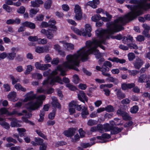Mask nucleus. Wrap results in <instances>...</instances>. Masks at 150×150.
<instances>
[{
    "instance_id": "obj_1",
    "label": "nucleus",
    "mask_w": 150,
    "mask_h": 150,
    "mask_svg": "<svg viewBox=\"0 0 150 150\" xmlns=\"http://www.w3.org/2000/svg\"><path fill=\"white\" fill-rule=\"evenodd\" d=\"M96 33L98 39H94L92 41H87L86 42V46L80 49L77 51V53L67 55V61L64 62L62 65H59L50 75L48 71L44 72L43 73V76H48V77L43 81L42 83L43 85L48 86L50 84L53 86L56 82L62 84L61 78L58 76H54L58 74L57 71H60V75L62 76L66 75L65 72L66 69H72L78 71L79 70L76 67H79L80 60L83 61L87 60L90 54H93L98 59L101 57L102 54L96 49V48L99 46L103 50H105V47L101 45L102 44L105 45V30H97L96 31Z\"/></svg>"
},
{
    "instance_id": "obj_2",
    "label": "nucleus",
    "mask_w": 150,
    "mask_h": 150,
    "mask_svg": "<svg viewBox=\"0 0 150 150\" xmlns=\"http://www.w3.org/2000/svg\"><path fill=\"white\" fill-rule=\"evenodd\" d=\"M25 97L23 100L24 102L33 100L35 98L36 99L35 101H31L25 105V107L26 108L31 110L38 109L42 104V101L46 98L45 96L44 95H40L36 97V94H34L33 91H32L27 93Z\"/></svg>"
},
{
    "instance_id": "obj_3",
    "label": "nucleus",
    "mask_w": 150,
    "mask_h": 150,
    "mask_svg": "<svg viewBox=\"0 0 150 150\" xmlns=\"http://www.w3.org/2000/svg\"><path fill=\"white\" fill-rule=\"evenodd\" d=\"M85 28L86 31H85L83 28H81L80 30L76 28H72L71 29L77 34L80 35L86 36V35L87 33H90L91 31L92 28L91 25L88 24H86L85 25Z\"/></svg>"
},
{
    "instance_id": "obj_4",
    "label": "nucleus",
    "mask_w": 150,
    "mask_h": 150,
    "mask_svg": "<svg viewBox=\"0 0 150 150\" xmlns=\"http://www.w3.org/2000/svg\"><path fill=\"white\" fill-rule=\"evenodd\" d=\"M74 11L75 14V17L77 20L81 19L82 16V14L80 7L78 4L76 5L74 8Z\"/></svg>"
},
{
    "instance_id": "obj_5",
    "label": "nucleus",
    "mask_w": 150,
    "mask_h": 150,
    "mask_svg": "<svg viewBox=\"0 0 150 150\" xmlns=\"http://www.w3.org/2000/svg\"><path fill=\"white\" fill-rule=\"evenodd\" d=\"M144 63L143 60L140 58H137L133 63L135 69H139Z\"/></svg>"
},
{
    "instance_id": "obj_6",
    "label": "nucleus",
    "mask_w": 150,
    "mask_h": 150,
    "mask_svg": "<svg viewBox=\"0 0 150 150\" xmlns=\"http://www.w3.org/2000/svg\"><path fill=\"white\" fill-rule=\"evenodd\" d=\"M23 113H25V116L26 117H23L22 118V119L23 121L24 122L28 123L31 125H33V123L32 122L29 121L27 118H30L32 116V114L30 113H28L27 111L25 110H23L22 111Z\"/></svg>"
},
{
    "instance_id": "obj_7",
    "label": "nucleus",
    "mask_w": 150,
    "mask_h": 150,
    "mask_svg": "<svg viewBox=\"0 0 150 150\" xmlns=\"http://www.w3.org/2000/svg\"><path fill=\"white\" fill-rule=\"evenodd\" d=\"M105 76L108 77L106 79V80L107 81L113 83L115 85H117L119 83V81L117 79L111 76L110 74L109 73L105 74Z\"/></svg>"
},
{
    "instance_id": "obj_8",
    "label": "nucleus",
    "mask_w": 150,
    "mask_h": 150,
    "mask_svg": "<svg viewBox=\"0 0 150 150\" xmlns=\"http://www.w3.org/2000/svg\"><path fill=\"white\" fill-rule=\"evenodd\" d=\"M78 97L79 100L83 103H85V101L86 102L88 101V98L86 96L85 93L82 91H79L78 94Z\"/></svg>"
},
{
    "instance_id": "obj_9",
    "label": "nucleus",
    "mask_w": 150,
    "mask_h": 150,
    "mask_svg": "<svg viewBox=\"0 0 150 150\" xmlns=\"http://www.w3.org/2000/svg\"><path fill=\"white\" fill-rule=\"evenodd\" d=\"M76 129L74 128H70L68 130L65 131L64 134L67 137H71L75 133Z\"/></svg>"
},
{
    "instance_id": "obj_10",
    "label": "nucleus",
    "mask_w": 150,
    "mask_h": 150,
    "mask_svg": "<svg viewBox=\"0 0 150 150\" xmlns=\"http://www.w3.org/2000/svg\"><path fill=\"white\" fill-rule=\"evenodd\" d=\"M8 119L10 121H12L11 123V126L12 127H19L21 126V125L20 124L18 121L16 119L13 117L9 118Z\"/></svg>"
},
{
    "instance_id": "obj_11",
    "label": "nucleus",
    "mask_w": 150,
    "mask_h": 150,
    "mask_svg": "<svg viewBox=\"0 0 150 150\" xmlns=\"http://www.w3.org/2000/svg\"><path fill=\"white\" fill-rule=\"evenodd\" d=\"M7 98L9 100L14 102L17 101L18 99L16 97V93L14 91L10 93L7 96Z\"/></svg>"
},
{
    "instance_id": "obj_12",
    "label": "nucleus",
    "mask_w": 150,
    "mask_h": 150,
    "mask_svg": "<svg viewBox=\"0 0 150 150\" xmlns=\"http://www.w3.org/2000/svg\"><path fill=\"white\" fill-rule=\"evenodd\" d=\"M135 84L133 83H123L121 84V88L123 90H125L134 87Z\"/></svg>"
},
{
    "instance_id": "obj_13",
    "label": "nucleus",
    "mask_w": 150,
    "mask_h": 150,
    "mask_svg": "<svg viewBox=\"0 0 150 150\" xmlns=\"http://www.w3.org/2000/svg\"><path fill=\"white\" fill-rule=\"evenodd\" d=\"M60 42L63 44V46L64 48L68 50H72L74 49V45L71 43L66 42L65 41H60Z\"/></svg>"
},
{
    "instance_id": "obj_14",
    "label": "nucleus",
    "mask_w": 150,
    "mask_h": 150,
    "mask_svg": "<svg viewBox=\"0 0 150 150\" xmlns=\"http://www.w3.org/2000/svg\"><path fill=\"white\" fill-rule=\"evenodd\" d=\"M115 91H117L116 94L118 99L121 100L125 97V94L123 93L120 89L116 88L115 90Z\"/></svg>"
},
{
    "instance_id": "obj_15",
    "label": "nucleus",
    "mask_w": 150,
    "mask_h": 150,
    "mask_svg": "<svg viewBox=\"0 0 150 150\" xmlns=\"http://www.w3.org/2000/svg\"><path fill=\"white\" fill-rule=\"evenodd\" d=\"M21 23V20L18 18L15 19H9L7 20L6 23L7 24H19Z\"/></svg>"
},
{
    "instance_id": "obj_16",
    "label": "nucleus",
    "mask_w": 150,
    "mask_h": 150,
    "mask_svg": "<svg viewBox=\"0 0 150 150\" xmlns=\"http://www.w3.org/2000/svg\"><path fill=\"white\" fill-rule=\"evenodd\" d=\"M22 25H23L26 27L29 28L31 29H35V24L31 22L28 21H25L22 23Z\"/></svg>"
},
{
    "instance_id": "obj_17",
    "label": "nucleus",
    "mask_w": 150,
    "mask_h": 150,
    "mask_svg": "<svg viewBox=\"0 0 150 150\" xmlns=\"http://www.w3.org/2000/svg\"><path fill=\"white\" fill-rule=\"evenodd\" d=\"M99 0H93L92 1H89L87 3L88 5L90 6L93 8L97 7V5L99 4Z\"/></svg>"
},
{
    "instance_id": "obj_18",
    "label": "nucleus",
    "mask_w": 150,
    "mask_h": 150,
    "mask_svg": "<svg viewBox=\"0 0 150 150\" xmlns=\"http://www.w3.org/2000/svg\"><path fill=\"white\" fill-rule=\"evenodd\" d=\"M52 105L54 107L60 108V105L57 102L56 98L55 97H52Z\"/></svg>"
},
{
    "instance_id": "obj_19",
    "label": "nucleus",
    "mask_w": 150,
    "mask_h": 150,
    "mask_svg": "<svg viewBox=\"0 0 150 150\" xmlns=\"http://www.w3.org/2000/svg\"><path fill=\"white\" fill-rule=\"evenodd\" d=\"M56 22L55 20L54 19L52 18L49 21V25L52 28V31H56L57 30L56 27L54 25L56 24Z\"/></svg>"
},
{
    "instance_id": "obj_20",
    "label": "nucleus",
    "mask_w": 150,
    "mask_h": 150,
    "mask_svg": "<svg viewBox=\"0 0 150 150\" xmlns=\"http://www.w3.org/2000/svg\"><path fill=\"white\" fill-rule=\"evenodd\" d=\"M43 2L42 0H35V1H31V6L33 7H38L40 4H43Z\"/></svg>"
},
{
    "instance_id": "obj_21",
    "label": "nucleus",
    "mask_w": 150,
    "mask_h": 150,
    "mask_svg": "<svg viewBox=\"0 0 150 150\" xmlns=\"http://www.w3.org/2000/svg\"><path fill=\"white\" fill-rule=\"evenodd\" d=\"M122 42L124 44H127L128 42H131L133 40L132 37L130 35L127 36H124L123 38Z\"/></svg>"
},
{
    "instance_id": "obj_22",
    "label": "nucleus",
    "mask_w": 150,
    "mask_h": 150,
    "mask_svg": "<svg viewBox=\"0 0 150 150\" xmlns=\"http://www.w3.org/2000/svg\"><path fill=\"white\" fill-rule=\"evenodd\" d=\"M108 60H110L112 62H116L117 63L119 62L121 64L125 63L126 62L125 60L123 59H119L117 57H114L113 59L109 58L108 59Z\"/></svg>"
},
{
    "instance_id": "obj_23",
    "label": "nucleus",
    "mask_w": 150,
    "mask_h": 150,
    "mask_svg": "<svg viewBox=\"0 0 150 150\" xmlns=\"http://www.w3.org/2000/svg\"><path fill=\"white\" fill-rule=\"evenodd\" d=\"M122 127L119 128L115 127L112 128L111 130V133L112 134H115L120 132L123 129Z\"/></svg>"
},
{
    "instance_id": "obj_24",
    "label": "nucleus",
    "mask_w": 150,
    "mask_h": 150,
    "mask_svg": "<svg viewBox=\"0 0 150 150\" xmlns=\"http://www.w3.org/2000/svg\"><path fill=\"white\" fill-rule=\"evenodd\" d=\"M96 138L95 137L91 138L90 140L91 141H93L91 142V144H90L89 143H82L81 144V146L84 148H86L89 146H90L94 144V142L93 141Z\"/></svg>"
},
{
    "instance_id": "obj_25",
    "label": "nucleus",
    "mask_w": 150,
    "mask_h": 150,
    "mask_svg": "<svg viewBox=\"0 0 150 150\" xmlns=\"http://www.w3.org/2000/svg\"><path fill=\"white\" fill-rule=\"evenodd\" d=\"M88 114L89 113L87 108L85 107H83V108L81 112L82 117L83 118H85L86 117V116L88 115Z\"/></svg>"
},
{
    "instance_id": "obj_26",
    "label": "nucleus",
    "mask_w": 150,
    "mask_h": 150,
    "mask_svg": "<svg viewBox=\"0 0 150 150\" xmlns=\"http://www.w3.org/2000/svg\"><path fill=\"white\" fill-rule=\"evenodd\" d=\"M52 3V1L51 0H47L46 1L44 4V8L46 9H48L50 8Z\"/></svg>"
},
{
    "instance_id": "obj_27",
    "label": "nucleus",
    "mask_w": 150,
    "mask_h": 150,
    "mask_svg": "<svg viewBox=\"0 0 150 150\" xmlns=\"http://www.w3.org/2000/svg\"><path fill=\"white\" fill-rule=\"evenodd\" d=\"M15 88L18 91H21L23 92L26 91L25 88L23 87L20 83H16L14 86Z\"/></svg>"
},
{
    "instance_id": "obj_28",
    "label": "nucleus",
    "mask_w": 150,
    "mask_h": 150,
    "mask_svg": "<svg viewBox=\"0 0 150 150\" xmlns=\"http://www.w3.org/2000/svg\"><path fill=\"white\" fill-rule=\"evenodd\" d=\"M146 78V75L145 74H143L140 75L139 77L138 81L139 83H143L144 82Z\"/></svg>"
},
{
    "instance_id": "obj_29",
    "label": "nucleus",
    "mask_w": 150,
    "mask_h": 150,
    "mask_svg": "<svg viewBox=\"0 0 150 150\" xmlns=\"http://www.w3.org/2000/svg\"><path fill=\"white\" fill-rule=\"evenodd\" d=\"M33 69V67L31 65H28L27 66V68L24 74L27 75L30 74V72L32 71Z\"/></svg>"
},
{
    "instance_id": "obj_30",
    "label": "nucleus",
    "mask_w": 150,
    "mask_h": 150,
    "mask_svg": "<svg viewBox=\"0 0 150 150\" xmlns=\"http://www.w3.org/2000/svg\"><path fill=\"white\" fill-rule=\"evenodd\" d=\"M39 11V9L38 8L35 9L31 8L30 11V16L31 17H32L33 16L35 15Z\"/></svg>"
},
{
    "instance_id": "obj_31",
    "label": "nucleus",
    "mask_w": 150,
    "mask_h": 150,
    "mask_svg": "<svg viewBox=\"0 0 150 150\" xmlns=\"http://www.w3.org/2000/svg\"><path fill=\"white\" fill-rule=\"evenodd\" d=\"M16 53L14 52L7 53V57L9 59L12 60L16 57Z\"/></svg>"
},
{
    "instance_id": "obj_32",
    "label": "nucleus",
    "mask_w": 150,
    "mask_h": 150,
    "mask_svg": "<svg viewBox=\"0 0 150 150\" xmlns=\"http://www.w3.org/2000/svg\"><path fill=\"white\" fill-rule=\"evenodd\" d=\"M101 16L99 14H96L93 16L91 18L92 21L96 22L100 19Z\"/></svg>"
},
{
    "instance_id": "obj_33",
    "label": "nucleus",
    "mask_w": 150,
    "mask_h": 150,
    "mask_svg": "<svg viewBox=\"0 0 150 150\" xmlns=\"http://www.w3.org/2000/svg\"><path fill=\"white\" fill-rule=\"evenodd\" d=\"M110 137V135L106 133H104L101 136H97L96 138L98 139L103 140L106 138H109Z\"/></svg>"
},
{
    "instance_id": "obj_34",
    "label": "nucleus",
    "mask_w": 150,
    "mask_h": 150,
    "mask_svg": "<svg viewBox=\"0 0 150 150\" xmlns=\"http://www.w3.org/2000/svg\"><path fill=\"white\" fill-rule=\"evenodd\" d=\"M51 66V65L50 64H42L40 69L42 70H45L47 69L48 68L50 67Z\"/></svg>"
},
{
    "instance_id": "obj_35",
    "label": "nucleus",
    "mask_w": 150,
    "mask_h": 150,
    "mask_svg": "<svg viewBox=\"0 0 150 150\" xmlns=\"http://www.w3.org/2000/svg\"><path fill=\"white\" fill-rule=\"evenodd\" d=\"M97 123L98 121H97L90 119L88 120L87 122V125L89 126H92L97 124Z\"/></svg>"
},
{
    "instance_id": "obj_36",
    "label": "nucleus",
    "mask_w": 150,
    "mask_h": 150,
    "mask_svg": "<svg viewBox=\"0 0 150 150\" xmlns=\"http://www.w3.org/2000/svg\"><path fill=\"white\" fill-rule=\"evenodd\" d=\"M17 130L20 137H22L24 135V134L23 133L26 131V130L24 128H18Z\"/></svg>"
},
{
    "instance_id": "obj_37",
    "label": "nucleus",
    "mask_w": 150,
    "mask_h": 150,
    "mask_svg": "<svg viewBox=\"0 0 150 150\" xmlns=\"http://www.w3.org/2000/svg\"><path fill=\"white\" fill-rule=\"evenodd\" d=\"M35 50L36 52L40 54L43 53V47L37 46L35 47Z\"/></svg>"
},
{
    "instance_id": "obj_38",
    "label": "nucleus",
    "mask_w": 150,
    "mask_h": 150,
    "mask_svg": "<svg viewBox=\"0 0 150 150\" xmlns=\"http://www.w3.org/2000/svg\"><path fill=\"white\" fill-rule=\"evenodd\" d=\"M122 116L123 120H130L131 119V117L129 116L128 114L126 112H124Z\"/></svg>"
},
{
    "instance_id": "obj_39",
    "label": "nucleus",
    "mask_w": 150,
    "mask_h": 150,
    "mask_svg": "<svg viewBox=\"0 0 150 150\" xmlns=\"http://www.w3.org/2000/svg\"><path fill=\"white\" fill-rule=\"evenodd\" d=\"M139 110V107L137 105H134L130 109V111L132 113H136Z\"/></svg>"
},
{
    "instance_id": "obj_40",
    "label": "nucleus",
    "mask_w": 150,
    "mask_h": 150,
    "mask_svg": "<svg viewBox=\"0 0 150 150\" xmlns=\"http://www.w3.org/2000/svg\"><path fill=\"white\" fill-rule=\"evenodd\" d=\"M112 129V127L108 124H106L104 125L103 129L105 132L111 130Z\"/></svg>"
},
{
    "instance_id": "obj_41",
    "label": "nucleus",
    "mask_w": 150,
    "mask_h": 150,
    "mask_svg": "<svg viewBox=\"0 0 150 150\" xmlns=\"http://www.w3.org/2000/svg\"><path fill=\"white\" fill-rule=\"evenodd\" d=\"M127 56L128 59L129 61H132L133 60L135 57V54L132 52L129 53L128 55Z\"/></svg>"
},
{
    "instance_id": "obj_42",
    "label": "nucleus",
    "mask_w": 150,
    "mask_h": 150,
    "mask_svg": "<svg viewBox=\"0 0 150 150\" xmlns=\"http://www.w3.org/2000/svg\"><path fill=\"white\" fill-rule=\"evenodd\" d=\"M28 40L30 41H37L38 42L39 38L37 36H30L28 37Z\"/></svg>"
},
{
    "instance_id": "obj_43",
    "label": "nucleus",
    "mask_w": 150,
    "mask_h": 150,
    "mask_svg": "<svg viewBox=\"0 0 150 150\" xmlns=\"http://www.w3.org/2000/svg\"><path fill=\"white\" fill-rule=\"evenodd\" d=\"M10 77L12 80V84L13 85L17 82L20 81V80L19 79L15 78L12 75H10Z\"/></svg>"
},
{
    "instance_id": "obj_44",
    "label": "nucleus",
    "mask_w": 150,
    "mask_h": 150,
    "mask_svg": "<svg viewBox=\"0 0 150 150\" xmlns=\"http://www.w3.org/2000/svg\"><path fill=\"white\" fill-rule=\"evenodd\" d=\"M103 67L104 66H103V67H101L100 71L102 72V74L105 76V74H108V73H106L105 72L107 71H109V69L107 67Z\"/></svg>"
},
{
    "instance_id": "obj_45",
    "label": "nucleus",
    "mask_w": 150,
    "mask_h": 150,
    "mask_svg": "<svg viewBox=\"0 0 150 150\" xmlns=\"http://www.w3.org/2000/svg\"><path fill=\"white\" fill-rule=\"evenodd\" d=\"M8 111L5 108H2L0 109V114H6L8 115Z\"/></svg>"
},
{
    "instance_id": "obj_46",
    "label": "nucleus",
    "mask_w": 150,
    "mask_h": 150,
    "mask_svg": "<svg viewBox=\"0 0 150 150\" xmlns=\"http://www.w3.org/2000/svg\"><path fill=\"white\" fill-rule=\"evenodd\" d=\"M72 142H76L78 141L80 139V137L78 134L74 135V137L71 138Z\"/></svg>"
},
{
    "instance_id": "obj_47",
    "label": "nucleus",
    "mask_w": 150,
    "mask_h": 150,
    "mask_svg": "<svg viewBox=\"0 0 150 150\" xmlns=\"http://www.w3.org/2000/svg\"><path fill=\"white\" fill-rule=\"evenodd\" d=\"M73 81L75 84H77L79 82V79L77 75L75 74L73 76Z\"/></svg>"
},
{
    "instance_id": "obj_48",
    "label": "nucleus",
    "mask_w": 150,
    "mask_h": 150,
    "mask_svg": "<svg viewBox=\"0 0 150 150\" xmlns=\"http://www.w3.org/2000/svg\"><path fill=\"white\" fill-rule=\"evenodd\" d=\"M36 132L39 136L40 137L43 138L45 139H47L46 136L42 132L39 130H36Z\"/></svg>"
},
{
    "instance_id": "obj_49",
    "label": "nucleus",
    "mask_w": 150,
    "mask_h": 150,
    "mask_svg": "<svg viewBox=\"0 0 150 150\" xmlns=\"http://www.w3.org/2000/svg\"><path fill=\"white\" fill-rule=\"evenodd\" d=\"M32 76L33 78H37L38 79H41L42 77V74L39 73L33 74H32Z\"/></svg>"
},
{
    "instance_id": "obj_50",
    "label": "nucleus",
    "mask_w": 150,
    "mask_h": 150,
    "mask_svg": "<svg viewBox=\"0 0 150 150\" xmlns=\"http://www.w3.org/2000/svg\"><path fill=\"white\" fill-rule=\"evenodd\" d=\"M105 110L109 112H113L114 110L113 107L111 105H108L105 108Z\"/></svg>"
},
{
    "instance_id": "obj_51",
    "label": "nucleus",
    "mask_w": 150,
    "mask_h": 150,
    "mask_svg": "<svg viewBox=\"0 0 150 150\" xmlns=\"http://www.w3.org/2000/svg\"><path fill=\"white\" fill-rule=\"evenodd\" d=\"M78 104L77 101H72L70 102L69 104V108H73L76 106Z\"/></svg>"
},
{
    "instance_id": "obj_52",
    "label": "nucleus",
    "mask_w": 150,
    "mask_h": 150,
    "mask_svg": "<svg viewBox=\"0 0 150 150\" xmlns=\"http://www.w3.org/2000/svg\"><path fill=\"white\" fill-rule=\"evenodd\" d=\"M3 8L7 12H11L12 9L10 7L7 6V5L4 4L3 6Z\"/></svg>"
},
{
    "instance_id": "obj_53",
    "label": "nucleus",
    "mask_w": 150,
    "mask_h": 150,
    "mask_svg": "<svg viewBox=\"0 0 150 150\" xmlns=\"http://www.w3.org/2000/svg\"><path fill=\"white\" fill-rule=\"evenodd\" d=\"M56 111L55 110H53L52 112L50 113L48 115V117L49 119H53L55 116Z\"/></svg>"
},
{
    "instance_id": "obj_54",
    "label": "nucleus",
    "mask_w": 150,
    "mask_h": 150,
    "mask_svg": "<svg viewBox=\"0 0 150 150\" xmlns=\"http://www.w3.org/2000/svg\"><path fill=\"white\" fill-rule=\"evenodd\" d=\"M35 141L37 143L38 145H39L43 143V140L40 138L36 137L35 138Z\"/></svg>"
},
{
    "instance_id": "obj_55",
    "label": "nucleus",
    "mask_w": 150,
    "mask_h": 150,
    "mask_svg": "<svg viewBox=\"0 0 150 150\" xmlns=\"http://www.w3.org/2000/svg\"><path fill=\"white\" fill-rule=\"evenodd\" d=\"M47 147V144L43 143L40 144L39 147L40 150H46Z\"/></svg>"
},
{
    "instance_id": "obj_56",
    "label": "nucleus",
    "mask_w": 150,
    "mask_h": 150,
    "mask_svg": "<svg viewBox=\"0 0 150 150\" xmlns=\"http://www.w3.org/2000/svg\"><path fill=\"white\" fill-rule=\"evenodd\" d=\"M47 42V40L46 39H41L39 38L38 43L39 44H45Z\"/></svg>"
},
{
    "instance_id": "obj_57",
    "label": "nucleus",
    "mask_w": 150,
    "mask_h": 150,
    "mask_svg": "<svg viewBox=\"0 0 150 150\" xmlns=\"http://www.w3.org/2000/svg\"><path fill=\"white\" fill-rule=\"evenodd\" d=\"M128 72L130 73V75L133 76L135 75L139 72V71H137L136 70H128Z\"/></svg>"
},
{
    "instance_id": "obj_58",
    "label": "nucleus",
    "mask_w": 150,
    "mask_h": 150,
    "mask_svg": "<svg viewBox=\"0 0 150 150\" xmlns=\"http://www.w3.org/2000/svg\"><path fill=\"white\" fill-rule=\"evenodd\" d=\"M66 86L69 89L71 90L75 91L76 89V88L75 86L70 84H67Z\"/></svg>"
},
{
    "instance_id": "obj_59",
    "label": "nucleus",
    "mask_w": 150,
    "mask_h": 150,
    "mask_svg": "<svg viewBox=\"0 0 150 150\" xmlns=\"http://www.w3.org/2000/svg\"><path fill=\"white\" fill-rule=\"evenodd\" d=\"M25 8L23 6H21L18 9L17 11L18 13L23 14L25 12Z\"/></svg>"
},
{
    "instance_id": "obj_60",
    "label": "nucleus",
    "mask_w": 150,
    "mask_h": 150,
    "mask_svg": "<svg viewBox=\"0 0 150 150\" xmlns=\"http://www.w3.org/2000/svg\"><path fill=\"white\" fill-rule=\"evenodd\" d=\"M6 140L8 142H13L14 143H16L17 142L16 140L13 139L11 137H9L7 138Z\"/></svg>"
},
{
    "instance_id": "obj_61",
    "label": "nucleus",
    "mask_w": 150,
    "mask_h": 150,
    "mask_svg": "<svg viewBox=\"0 0 150 150\" xmlns=\"http://www.w3.org/2000/svg\"><path fill=\"white\" fill-rule=\"evenodd\" d=\"M97 131L102 133L103 131V127L102 125L98 124L97 126Z\"/></svg>"
},
{
    "instance_id": "obj_62",
    "label": "nucleus",
    "mask_w": 150,
    "mask_h": 150,
    "mask_svg": "<svg viewBox=\"0 0 150 150\" xmlns=\"http://www.w3.org/2000/svg\"><path fill=\"white\" fill-rule=\"evenodd\" d=\"M37 92L38 93L45 94L46 93V90L42 87H40L37 89Z\"/></svg>"
},
{
    "instance_id": "obj_63",
    "label": "nucleus",
    "mask_w": 150,
    "mask_h": 150,
    "mask_svg": "<svg viewBox=\"0 0 150 150\" xmlns=\"http://www.w3.org/2000/svg\"><path fill=\"white\" fill-rule=\"evenodd\" d=\"M52 60V59L48 54H47L45 58V61L46 63L50 62Z\"/></svg>"
},
{
    "instance_id": "obj_64",
    "label": "nucleus",
    "mask_w": 150,
    "mask_h": 150,
    "mask_svg": "<svg viewBox=\"0 0 150 150\" xmlns=\"http://www.w3.org/2000/svg\"><path fill=\"white\" fill-rule=\"evenodd\" d=\"M112 64L111 63L108 61H106L104 62L103 64V66L104 67H106L107 66L109 67H112Z\"/></svg>"
}]
</instances>
